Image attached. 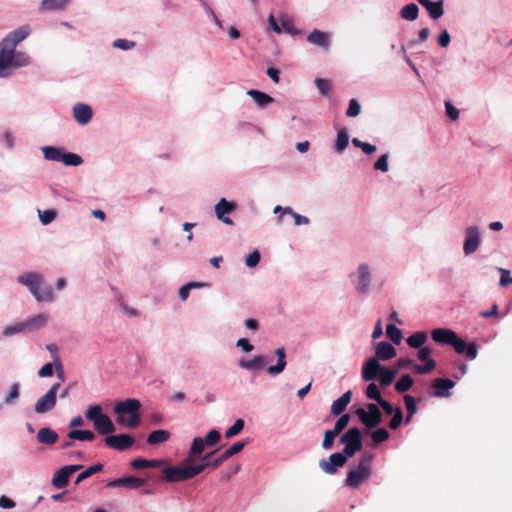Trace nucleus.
<instances>
[{"label": "nucleus", "mask_w": 512, "mask_h": 512, "mask_svg": "<svg viewBox=\"0 0 512 512\" xmlns=\"http://www.w3.org/2000/svg\"><path fill=\"white\" fill-rule=\"evenodd\" d=\"M271 359L263 355H256L251 360H240L239 366L247 370H260L263 369Z\"/></svg>", "instance_id": "24"}, {"label": "nucleus", "mask_w": 512, "mask_h": 512, "mask_svg": "<svg viewBox=\"0 0 512 512\" xmlns=\"http://www.w3.org/2000/svg\"><path fill=\"white\" fill-rule=\"evenodd\" d=\"M455 386V382L450 379L436 378L430 385L429 394L433 397H449V390Z\"/></svg>", "instance_id": "14"}, {"label": "nucleus", "mask_w": 512, "mask_h": 512, "mask_svg": "<svg viewBox=\"0 0 512 512\" xmlns=\"http://www.w3.org/2000/svg\"><path fill=\"white\" fill-rule=\"evenodd\" d=\"M275 354L276 356L278 357V361H277V364L276 365H273V366H269L267 368V373L272 375V376H275V375H278L280 373H282L286 367V353H285V349L284 348H278L275 350Z\"/></svg>", "instance_id": "27"}, {"label": "nucleus", "mask_w": 512, "mask_h": 512, "mask_svg": "<svg viewBox=\"0 0 512 512\" xmlns=\"http://www.w3.org/2000/svg\"><path fill=\"white\" fill-rule=\"evenodd\" d=\"M446 113L450 119L456 120L459 116V111L449 101L445 102Z\"/></svg>", "instance_id": "64"}, {"label": "nucleus", "mask_w": 512, "mask_h": 512, "mask_svg": "<svg viewBox=\"0 0 512 512\" xmlns=\"http://www.w3.org/2000/svg\"><path fill=\"white\" fill-rule=\"evenodd\" d=\"M498 271L501 275L500 277V286L506 287L512 284V277L510 276V271L504 268H498Z\"/></svg>", "instance_id": "58"}, {"label": "nucleus", "mask_w": 512, "mask_h": 512, "mask_svg": "<svg viewBox=\"0 0 512 512\" xmlns=\"http://www.w3.org/2000/svg\"><path fill=\"white\" fill-rule=\"evenodd\" d=\"M340 442L344 444L343 453L352 457L363 447L362 433L359 428L353 427L346 431L340 437Z\"/></svg>", "instance_id": "7"}, {"label": "nucleus", "mask_w": 512, "mask_h": 512, "mask_svg": "<svg viewBox=\"0 0 512 512\" xmlns=\"http://www.w3.org/2000/svg\"><path fill=\"white\" fill-rule=\"evenodd\" d=\"M244 420L243 419H237L234 424L228 428L225 432L226 438H232L236 435H238L244 428Z\"/></svg>", "instance_id": "47"}, {"label": "nucleus", "mask_w": 512, "mask_h": 512, "mask_svg": "<svg viewBox=\"0 0 512 512\" xmlns=\"http://www.w3.org/2000/svg\"><path fill=\"white\" fill-rule=\"evenodd\" d=\"M375 357L377 360H389L396 356V349L388 342H380L375 349Z\"/></svg>", "instance_id": "23"}, {"label": "nucleus", "mask_w": 512, "mask_h": 512, "mask_svg": "<svg viewBox=\"0 0 512 512\" xmlns=\"http://www.w3.org/2000/svg\"><path fill=\"white\" fill-rule=\"evenodd\" d=\"M419 9L418 6L414 3H410L405 5L401 11L400 15L403 19L413 21L418 17Z\"/></svg>", "instance_id": "34"}, {"label": "nucleus", "mask_w": 512, "mask_h": 512, "mask_svg": "<svg viewBox=\"0 0 512 512\" xmlns=\"http://www.w3.org/2000/svg\"><path fill=\"white\" fill-rule=\"evenodd\" d=\"M386 334L391 341L395 344H400L402 340V332L394 324H388L386 327Z\"/></svg>", "instance_id": "44"}, {"label": "nucleus", "mask_w": 512, "mask_h": 512, "mask_svg": "<svg viewBox=\"0 0 512 512\" xmlns=\"http://www.w3.org/2000/svg\"><path fill=\"white\" fill-rule=\"evenodd\" d=\"M85 417L93 422L94 429L101 435L108 436L116 430L110 417L102 412L101 405H90L85 412Z\"/></svg>", "instance_id": "6"}, {"label": "nucleus", "mask_w": 512, "mask_h": 512, "mask_svg": "<svg viewBox=\"0 0 512 512\" xmlns=\"http://www.w3.org/2000/svg\"><path fill=\"white\" fill-rule=\"evenodd\" d=\"M374 169L382 172L388 171V154L381 155L374 164Z\"/></svg>", "instance_id": "60"}, {"label": "nucleus", "mask_w": 512, "mask_h": 512, "mask_svg": "<svg viewBox=\"0 0 512 512\" xmlns=\"http://www.w3.org/2000/svg\"><path fill=\"white\" fill-rule=\"evenodd\" d=\"M352 399V391H347L331 405V414L334 416L341 415L347 408Z\"/></svg>", "instance_id": "25"}, {"label": "nucleus", "mask_w": 512, "mask_h": 512, "mask_svg": "<svg viewBox=\"0 0 512 512\" xmlns=\"http://www.w3.org/2000/svg\"><path fill=\"white\" fill-rule=\"evenodd\" d=\"M245 446H246L245 441H238V442L234 443L232 446H230L227 450L224 451V456H226L227 458H230L233 455L241 452Z\"/></svg>", "instance_id": "53"}, {"label": "nucleus", "mask_w": 512, "mask_h": 512, "mask_svg": "<svg viewBox=\"0 0 512 512\" xmlns=\"http://www.w3.org/2000/svg\"><path fill=\"white\" fill-rule=\"evenodd\" d=\"M390 434L385 428H378L371 432V438L374 445H378L387 439H389Z\"/></svg>", "instance_id": "45"}, {"label": "nucleus", "mask_w": 512, "mask_h": 512, "mask_svg": "<svg viewBox=\"0 0 512 512\" xmlns=\"http://www.w3.org/2000/svg\"><path fill=\"white\" fill-rule=\"evenodd\" d=\"M68 437L79 441H93L95 434L90 430H71L68 433Z\"/></svg>", "instance_id": "37"}, {"label": "nucleus", "mask_w": 512, "mask_h": 512, "mask_svg": "<svg viewBox=\"0 0 512 512\" xmlns=\"http://www.w3.org/2000/svg\"><path fill=\"white\" fill-rule=\"evenodd\" d=\"M432 350L428 346L419 348L417 352V359L423 362L422 365L414 364L413 370L419 375H424L432 372L436 367L435 360L431 357Z\"/></svg>", "instance_id": "9"}, {"label": "nucleus", "mask_w": 512, "mask_h": 512, "mask_svg": "<svg viewBox=\"0 0 512 512\" xmlns=\"http://www.w3.org/2000/svg\"><path fill=\"white\" fill-rule=\"evenodd\" d=\"M103 465L101 463H97L89 468H87L85 471L81 472L75 481V484H79L81 481L91 477L92 475L102 471Z\"/></svg>", "instance_id": "43"}, {"label": "nucleus", "mask_w": 512, "mask_h": 512, "mask_svg": "<svg viewBox=\"0 0 512 512\" xmlns=\"http://www.w3.org/2000/svg\"><path fill=\"white\" fill-rule=\"evenodd\" d=\"M315 85L322 95H327L331 89V84L323 78H316Z\"/></svg>", "instance_id": "55"}, {"label": "nucleus", "mask_w": 512, "mask_h": 512, "mask_svg": "<svg viewBox=\"0 0 512 512\" xmlns=\"http://www.w3.org/2000/svg\"><path fill=\"white\" fill-rule=\"evenodd\" d=\"M58 438V434L50 428H41L37 433V440L41 444L53 445Z\"/></svg>", "instance_id": "28"}, {"label": "nucleus", "mask_w": 512, "mask_h": 512, "mask_svg": "<svg viewBox=\"0 0 512 512\" xmlns=\"http://www.w3.org/2000/svg\"><path fill=\"white\" fill-rule=\"evenodd\" d=\"M61 161L67 166H78L83 163V160L79 155L71 152H63Z\"/></svg>", "instance_id": "46"}, {"label": "nucleus", "mask_w": 512, "mask_h": 512, "mask_svg": "<svg viewBox=\"0 0 512 512\" xmlns=\"http://www.w3.org/2000/svg\"><path fill=\"white\" fill-rule=\"evenodd\" d=\"M366 396L367 398L380 402L383 397L381 396L380 390L375 383H370L366 388Z\"/></svg>", "instance_id": "48"}, {"label": "nucleus", "mask_w": 512, "mask_h": 512, "mask_svg": "<svg viewBox=\"0 0 512 512\" xmlns=\"http://www.w3.org/2000/svg\"><path fill=\"white\" fill-rule=\"evenodd\" d=\"M92 115L91 107L86 104H77L73 107V116L82 125L87 124L91 120Z\"/></svg>", "instance_id": "22"}, {"label": "nucleus", "mask_w": 512, "mask_h": 512, "mask_svg": "<svg viewBox=\"0 0 512 512\" xmlns=\"http://www.w3.org/2000/svg\"><path fill=\"white\" fill-rule=\"evenodd\" d=\"M170 439V432L167 430H154L149 433L147 437V443L149 445H159Z\"/></svg>", "instance_id": "29"}, {"label": "nucleus", "mask_w": 512, "mask_h": 512, "mask_svg": "<svg viewBox=\"0 0 512 512\" xmlns=\"http://www.w3.org/2000/svg\"><path fill=\"white\" fill-rule=\"evenodd\" d=\"M146 484V480L134 476L122 477L107 482L109 488L125 487L128 489H138Z\"/></svg>", "instance_id": "18"}, {"label": "nucleus", "mask_w": 512, "mask_h": 512, "mask_svg": "<svg viewBox=\"0 0 512 512\" xmlns=\"http://www.w3.org/2000/svg\"><path fill=\"white\" fill-rule=\"evenodd\" d=\"M349 144V135L346 129H341L337 133L336 141H335V149L337 152L341 153L344 151Z\"/></svg>", "instance_id": "35"}, {"label": "nucleus", "mask_w": 512, "mask_h": 512, "mask_svg": "<svg viewBox=\"0 0 512 512\" xmlns=\"http://www.w3.org/2000/svg\"><path fill=\"white\" fill-rule=\"evenodd\" d=\"M308 42L327 49L330 45L329 34L320 30H313L307 37Z\"/></svg>", "instance_id": "26"}, {"label": "nucleus", "mask_w": 512, "mask_h": 512, "mask_svg": "<svg viewBox=\"0 0 512 512\" xmlns=\"http://www.w3.org/2000/svg\"><path fill=\"white\" fill-rule=\"evenodd\" d=\"M38 375L41 378L51 377L53 375V364L47 363L40 368Z\"/></svg>", "instance_id": "63"}, {"label": "nucleus", "mask_w": 512, "mask_h": 512, "mask_svg": "<svg viewBox=\"0 0 512 512\" xmlns=\"http://www.w3.org/2000/svg\"><path fill=\"white\" fill-rule=\"evenodd\" d=\"M30 57L22 51L16 52L13 44H7V41L0 42V77L10 76V69L21 68L29 65Z\"/></svg>", "instance_id": "2"}, {"label": "nucleus", "mask_w": 512, "mask_h": 512, "mask_svg": "<svg viewBox=\"0 0 512 512\" xmlns=\"http://www.w3.org/2000/svg\"><path fill=\"white\" fill-rule=\"evenodd\" d=\"M47 323V316L38 314L24 322L26 329L29 331L37 330L44 327Z\"/></svg>", "instance_id": "31"}, {"label": "nucleus", "mask_w": 512, "mask_h": 512, "mask_svg": "<svg viewBox=\"0 0 512 512\" xmlns=\"http://www.w3.org/2000/svg\"><path fill=\"white\" fill-rule=\"evenodd\" d=\"M480 244L479 230L476 226H470L466 229V238L463 250L466 255L474 253Z\"/></svg>", "instance_id": "17"}, {"label": "nucleus", "mask_w": 512, "mask_h": 512, "mask_svg": "<svg viewBox=\"0 0 512 512\" xmlns=\"http://www.w3.org/2000/svg\"><path fill=\"white\" fill-rule=\"evenodd\" d=\"M403 421V412L400 407H396V411L393 414L392 419L389 421V428L396 430L400 427Z\"/></svg>", "instance_id": "51"}, {"label": "nucleus", "mask_w": 512, "mask_h": 512, "mask_svg": "<svg viewBox=\"0 0 512 512\" xmlns=\"http://www.w3.org/2000/svg\"><path fill=\"white\" fill-rule=\"evenodd\" d=\"M431 337L439 344L451 345L459 354L465 353L471 360L477 357L478 350L476 343L472 342L467 345L463 339L448 328H437L432 330Z\"/></svg>", "instance_id": "1"}, {"label": "nucleus", "mask_w": 512, "mask_h": 512, "mask_svg": "<svg viewBox=\"0 0 512 512\" xmlns=\"http://www.w3.org/2000/svg\"><path fill=\"white\" fill-rule=\"evenodd\" d=\"M427 341V334L424 331H418L409 336L406 340L411 348H421Z\"/></svg>", "instance_id": "32"}, {"label": "nucleus", "mask_w": 512, "mask_h": 512, "mask_svg": "<svg viewBox=\"0 0 512 512\" xmlns=\"http://www.w3.org/2000/svg\"><path fill=\"white\" fill-rule=\"evenodd\" d=\"M403 400L405 403L407 413L410 415H415V413L417 412V400L409 394L404 395Z\"/></svg>", "instance_id": "49"}, {"label": "nucleus", "mask_w": 512, "mask_h": 512, "mask_svg": "<svg viewBox=\"0 0 512 512\" xmlns=\"http://www.w3.org/2000/svg\"><path fill=\"white\" fill-rule=\"evenodd\" d=\"M236 209L234 202H229L225 198H222L215 206V213L218 219L222 220L226 224H233L229 217H224L225 214H229Z\"/></svg>", "instance_id": "19"}, {"label": "nucleus", "mask_w": 512, "mask_h": 512, "mask_svg": "<svg viewBox=\"0 0 512 512\" xmlns=\"http://www.w3.org/2000/svg\"><path fill=\"white\" fill-rule=\"evenodd\" d=\"M59 388L60 383L53 384L47 393L38 399L34 407L36 413L43 414L55 407Z\"/></svg>", "instance_id": "10"}, {"label": "nucleus", "mask_w": 512, "mask_h": 512, "mask_svg": "<svg viewBox=\"0 0 512 512\" xmlns=\"http://www.w3.org/2000/svg\"><path fill=\"white\" fill-rule=\"evenodd\" d=\"M356 414L360 421L367 428H375L382 422V414L376 404L369 403L367 410L358 408Z\"/></svg>", "instance_id": "8"}, {"label": "nucleus", "mask_w": 512, "mask_h": 512, "mask_svg": "<svg viewBox=\"0 0 512 512\" xmlns=\"http://www.w3.org/2000/svg\"><path fill=\"white\" fill-rule=\"evenodd\" d=\"M373 458L371 453L365 452L362 454L358 465L348 471L345 485L357 489L363 482L367 481L373 472Z\"/></svg>", "instance_id": "5"}, {"label": "nucleus", "mask_w": 512, "mask_h": 512, "mask_svg": "<svg viewBox=\"0 0 512 512\" xmlns=\"http://www.w3.org/2000/svg\"><path fill=\"white\" fill-rule=\"evenodd\" d=\"M361 110L360 104L356 99H351L349 102V107L346 111V115L348 117H356L359 115Z\"/></svg>", "instance_id": "56"}, {"label": "nucleus", "mask_w": 512, "mask_h": 512, "mask_svg": "<svg viewBox=\"0 0 512 512\" xmlns=\"http://www.w3.org/2000/svg\"><path fill=\"white\" fill-rule=\"evenodd\" d=\"M348 456H346L343 452L332 453L329 456V460L321 459L319 461V467L326 474L333 475L337 472L338 468L343 467L347 462Z\"/></svg>", "instance_id": "11"}, {"label": "nucleus", "mask_w": 512, "mask_h": 512, "mask_svg": "<svg viewBox=\"0 0 512 512\" xmlns=\"http://www.w3.org/2000/svg\"><path fill=\"white\" fill-rule=\"evenodd\" d=\"M430 15V17L432 19H438L440 18L443 13H444V9H443V1L442 0H439V1H436V2H431L427 7H425Z\"/></svg>", "instance_id": "41"}, {"label": "nucleus", "mask_w": 512, "mask_h": 512, "mask_svg": "<svg viewBox=\"0 0 512 512\" xmlns=\"http://www.w3.org/2000/svg\"><path fill=\"white\" fill-rule=\"evenodd\" d=\"M19 397V384L14 383L11 387L10 393L5 398V403L9 404Z\"/></svg>", "instance_id": "62"}, {"label": "nucleus", "mask_w": 512, "mask_h": 512, "mask_svg": "<svg viewBox=\"0 0 512 512\" xmlns=\"http://www.w3.org/2000/svg\"><path fill=\"white\" fill-rule=\"evenodd\" d=\"M31 29L28 25H23L16 30L10 32L3 41H7V44H13V48L15 49L17 44L23 41L30 34Z\"/></svg>", "instance_id": "21"}, {"label": "nucleus", "mask_w": 512, "mask_h": 512, "mask_svg": "<svg viewBox=\"0 0 512 512\" xmlns=\"http://www.w3.org/2000/svg\"><path fill=\"white\" fill-rule=\"evenodd\" d=\"M113 46L122 50H129L135 46V42L126 39H117L113 42Z\"/></svg>", "instance_id": "61"}, {"label": "nucleus", "mask_w": 512, "mask_h": 512, "mask_svg": "<svg viewBox=\"0 0 512 512\" xmlns=\"http://www.w3.org/2000/svg\"><path fill=\"white\" fill-rule=\"evenodd\" d=\"M280 27L283 31H285L286 33L290 34V35H297L300 33L299 30H297L294 26V21H293V18L290 17L289 15H282L280 17Z\"/></svg>", "instance_id": "36"}, {"label": "nucleus", "mask_w": 512, "mask_h": 512, "mask_svg": "<svg viewBox=\"0 0 512 512\" xmlns=\"http://www.w3.org/2000/svg\"><path fill=\"white\" fill-rule=\"evenodd\" d=\"M57 216L56 211L54 210H45L43 212L39 211V217L43 224L47 225L51 223Z\"/></svg>", "instance_id": "57"}, {"label": "nucleus", "mask_w": 512, "mask_h": 512, "mask_svg": "<svg viewBox=\"0 0 512 512\" xmlns=\"http://www.w3.org/2000/svg\"><path fill=\"white\" fill-rule=\"evenodd\" d=\"M135 442V438L130 434L108 435L105 438V443L118 451L129 449Z\"/></svg>", "instance_id": "12"}, {"label": "nucleus", "mask_w": 512, "mask_h": 512, "mask_svg": "<svg viewBox=\"0 0 512 512\" xmlns=\"http://www.w3.org/2000/svg\"><path fill=\"white\" fill-rule=\"evenodd\" d=\"M140 407V401L134 398L116 403L114 406L116 422L129 428L137 427L141 421Z\"/></svg>", "instance_id": "4"}, {"label": "nucleus", "mask_w": 512, "mask_h": 512, "mask_svg": "<svg viewBox=\"0 0 512 512\" xmlns=\"http://www.w3.org/2000/svg\"><path fill=\"white\" fill-rule=\"evenodd\" d=\"M80 469H82V465H67L62 467L54 474L52 484L58 489L65 488L70 476Z\"/></svg>", "instance_id": "15"}, {"label": "nucleus", "mask_w": 512, "mask_h": 512, "mask_svg": "<svg viewBox=\"0 0 512 512\" xmlns=\"http://www.w3.org/2000/svg\"><path fill=\"white\" fill-rule=\"evenodd\" d=\"M395 375H396V370L382 367V370L380 371L377 379L379 380V382L382 386L386 387V386H389L393 382Z\"/></svg>", "instance_id": "39"}, {"label": "nucleus", "mask_w": 512, "mask_h": 512, "mask_svg": "<svg viewBox=\"0 0 512 512\" xmlns=\"http://www.w3.org/2000/svg\"><path fill=\"white\" fill-rule=\"evenodd\" d=\"M220 439H221L220 432L216 429H212L207 433L204 440H205L207 446H214L220 441Z\"/></svg>", "instance_id": "54"}, {"label": "nucleus", "mask_w": 512, "mask_h": 512, "mask_svg": "<svg viewBox=\"0 0 512 512\" xmlns=\"http://www.w3.org/2000/svg\"><path fill=\"white\" fill-rule=\"evenodd\" d=\"M163 479L167 482L189 480L187 466H168L162 469Z\"/></svg>", "instance_id": "16"}, {"label": "nucleus", "mask_w": 512, "mask_h": 512, "mask_svg": "<svg viewBox=\"0 0 512 512\" xmlns=\"http://www.w3.org/2000/svg\"><path fill=\"white\" fill-rule=\"evenodd\" d=\"M260 253L258 250H254L246 257V265L250 268H253L258 265L260 262Z\"/></svg>", "instance_id": "59"}, {"label": "nucleus", "mask_w": 512, "mask_h": 512, "mask_svg": "<svg viewBox=\"0 0 512 512\" xmlns=\"http://www.w3.org/2000/svg\"><path fill=\"white\" fill-rule=\"evenodd\" d=\"M17 281L26 286L38 302H51L54 299L52 288L37 272H27L17 277Z\"/></svg>", "instance_id": "3"}, {"label": "nucleus", "mask_w": 512, "mask_h": 512, "mask_svg": "<svg viewBox=\"0 0 512 512\" xmlns=\"http://www.w3.org/2000/svg\"><path fill=\"white\" fill-rule=\"evenodd\" d=\"M205 446H207V444L203 438H194L189 451V458L194 459L196 456L200 455L204 451Z\"/></svg>", "instance_id": "38"}, {"label": "nucleus", "mask_w": 512, "mask_h": 512, "mask_svg": "<svg viewBox=\"0 0 512 512\" xmlns=\"http://www.w3.org/2000/svg\"><path fill=\"white\" fill-rule=\"evenodd\" d=\"M338 435L334 430H326L324 432V438L322 447L325 450H330L333 447L334 439Z\"/></svg>", "instance_id": "50"}, {"label": "nucleus", "mask_w": 512, "mask_h": 512, "mask_svg": "<svg viewBox=\"0 0 512 512\" xmlns=\"http://www.w3.org/2000/svg\"><path fill=\"white\" fill-rule=\"evenodd\" d=\"M44 158L50 161H61L63 150L60 148L46 146L42 148Z\"/></svg>", "instance_id": "40"}, {"label": "nucleus", "mask_w": 512, "mask_h": 512, "mask_svg": "<svg viewBox=\"0 0 512 512\" xmlns=\"http://www.w3.org/2000/svg\"><path fill=\"white\" fill-rule=\"evenodd\" d=\"M69 0H43L41 3L42 10H59L64 9Z\"/></svg>", "instance_id": "42"}, {"label": "nucleus", "mask_w": 512, "mask_h": 512, "mask_svg": "<svg viewBox=\"0 0 512 512\" xmlns=\"http://www.w3.org/2000/svg\"><path fill=\"white\" fill-rule=\"evenodd\" d=\"M381 370L382 366L379 364L377 358L371 357L363 366L362 378L365 381L377 379Z\"/></svg>", "instance_id": "20"}, {"label": "nucleus", "mask_w": 512, "mask_h": 512, "mask_svg": "<svg viewBox=\"0 0 512 512\" xmlns=\"http://www.w3.org/2000/svg\"><path fill=\"white\" fill-rule=\"evenodd\" d=\"M350 421V415L349 414H341L339 419L336 421L334 430L336 433L340 434L349 424Z\"/></svg>", "instance_id": "52"}, {"label": "nucleus", "mask_w": 512, "mask_h": 512, "mask_svg": "<svg viewBox=\"0 0 512 512\" xmlns=\"http://www.w3.org/2000/svg\"><path fill=\"white\" fill-rule=\"evenodd\" d=\"M359 293H366L371 283V272L367 264H360L357 268L356 280L353 281Z\"/></svg>", "instance_id": "13"}, {"label": "nucleus", "mask_w": 512, "mask_h": 512, "mask_svg": "<svg viewBox=\"0 0 512 512\" xmlns=\"http://www.w3.org/2000/svg\"><path fill=\"white\" fill-rule=\"evenodd\" d=\"M413 384V378L409 374H404L395 383V390L398 393H405L413 386Z\"/></svg>", "instance_id": "33"}, {"label": "nucleus", "mask_w": 512, "mask_h": 512, "mask_svg": "<svg viewBox=\"0 0 512 512\" xmlns=\"http://www.w3.org/2000/svg\"><path fill=\"white\" fill-rule=\"evenodd\" d=\"M247 94L260 107H263V106H266L268 104H271L274 101V99L271 96H269L268 94H266V93H264L262 91L256 90V89L248 90Z\"/></svg>", "instance_id": "30"}]
</instances>
